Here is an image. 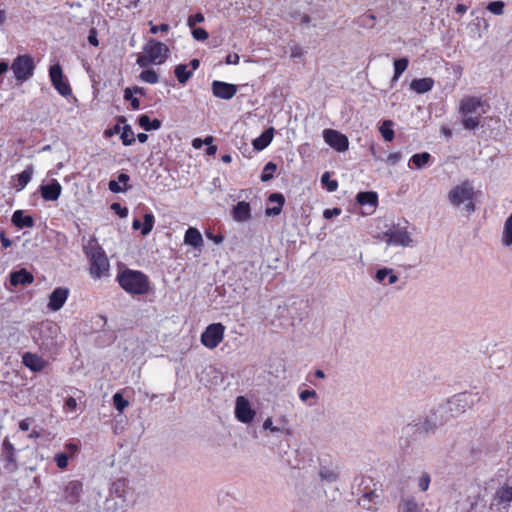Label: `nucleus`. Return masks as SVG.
Instances as JSON below:
<instances>
[{
	"label": "nucleus",
	"mask_w": 512,
	"mask_h": 512,
	"mask_svg": "<svg viewBox=\"0 0 512 512\" xmlns=\"http://www.w3.org/2000/svg\"><path fill=\"white\" fill-rule=\"evenodd\" d=\"M478 401L479 396L477 393H458L448 399L445 403L439 405V412L444 415L448 422L472 409Z\"/></svg>",
	"instance_id": "nucleus-1"
},
{
	"label": "nucleus",
	"mask_w": 512,
	"mask_h": 512,
	"mask_svg": "<svg viewBox=\"0 0 512 512\" xmlns=\"http://www.w3.org/2000/svg\"><path fill=\"white\" fill-rule=\"evenodd\" d=\"M83 250L90 261V275L96 279L108 276L110 263L97 240L95 238H91L84 246Z\"/></svg>",
	"instance_id": "nucleus-2"
},
{
	"label": "nucleus",
	"mask_w": 512,
	"mask_h": 512,
	"mask_svg": "<svg viewBox=\"0 0 512 512\" xmlns=\"http://www.w3.org/2000/svg\"><path fill=\"white\" fill-rule=\"evenodd\" d=\"M119 285L132 295H143L149 290L148 277L141 271L125 269L117 276Z\"/></svg>",
	"instance_id": "nucleus-3"
},
{
	"label": "nucleus",
	"mask_w": 512,
	"mask_h": 512,
	"mask_svg": "<svg viewBox=\"0 0 512 512\" xmlns=\"http://www.w3.org/2000/svg\"><path fill=\"white\" fill-rule=\"evenodd\" d=\"M447 423L444 415L439 412V407L433 410L429 415L417 422L410 423L405 427V432H413L417 436L426 437L436 431V429Z\"/></svg>",
	"instance_id": "nucleus-4"
},
{
	"label": "nucleus",
	"mask_w": 512,
	"mask_h": 512,
	"mask_svg": "<svg viewBox=\"0 0 512 512\" xmlns=\"http://www.w3.org/2000/svg\"><path fill=\"white\" fill-rule=\"evenodd\" d=\"M169 48L162 42L150 39L143 48V54L139 55L136 63L141 67L151 64H162L166 61Z\"/></svg>",
	"instance_id": "nucleus-5"
},
{
	"label": "nucleus",
	"mask_w": 512,
	"mask_h": 512,
	"mask_svg": "<svg viewBox=\"0 0 512 512\" xmlns=\"http://www.w3.org/2000/svg\"><path fill=\"white\" fill-rule=\"evenodd\" d=\"M449 202L454 207L463 205V209L467 213H472L475 210L474 205V189L468 181L454 186L447 194Z\"/></svg>",
	"instance_id": "nucleus-6"
},
{
	"label": "nucleus",
	"mask_w": 512,
	"mask_h": 512,
	"mask_svg": "<svg viewBox=\"0 0 512 512\" xmlns=\"http://www.w3.org/2000/svg\"><path fill=\"white\" fill-rule=\"evenodd\" d=\"M34 68L33 59L29 55L17 56L11 65L15 78L20 82H24L31 78L34 73Z\"/></svg>",
	"instance_id": "nucleus-7"
},
{
	"label": "nucleus",
	"mask_w": 512,
	"mask_h": 512,
	"mask_svg": "<svg viewBox=\"0 0 512 512\" xmlns=\"http://www.w3.org/2000/svg\"><path fill=\"white\" fill-rule=\"evenodd\" d=\"M225 326L222 323H213L206 327L201 335V343L208 349H215L223 340Z\"/></svg>",
	"instance_id": "nucleus-8"
},
{
	"label": "nucleus",
	"mask_w": 512,
	"mask_h": 512,
	"mask_svg": "<svg viewBox=\"0 0 512 512\" xmlns=\"http://www.w3.org/2000/svg\"><path fill=\"white\" fill-rule=\"evenodd\" d=\"M234 413L236 419L244 424L251 423L256 416V411L252 409L249 400L244 396L236 397Z\"/></svg>",
	"instance_id": "nucleus-9"
},
{
	"label": "nucleus",
	"mask_w": 512,
	"mask_h": 512,
	"mask_svg": "<svg viewBox=\"0 0 512 512\" xmlns=\"http://www.w3.org/2000/svg\"><path fill=\"white\" fill-rule=\"evenodd\" d=\"M49 76L54 88L64 97L71 95L72 90L69 83L64 79L62 68L59 64L52 65Z\"/></svg>",
	"instance_id": "nucleus-10"
},
{
	"label": "nucleus",
	"mask_w": 512,
	"mask_h": 512,
	"mask_svg": "<svg viewBox=\"0 0 512 512\" xmlns=\"http://www.w3.org/2000/svg\"><path fill=\"white\" fill-rule=\"evenodd\" d=\"M323 138L324 141L333 149H335L338 152H344L349 147V140L348 138L340 133L337 130L334 129H325L323 131Z\"/></svg>",
	"instance_id": "nucleus-11"
},
{
	"label": "nucleus",
	"mask_w": 512,
	"mask_h": 512,
	"mask_svg": "<svg viewBox=\"0 0 512 512\" xmlns=\"http://www.w3.org/2000/svg\"><path fill=\"white\" fill-rule=\"evenodd\" d=\"M388 245H399L409 247L413 244V239L406 228H396L385 233Z\"/></svg>",
	"instance_id": "nucleus-12"
},
{
	"label": "nucleus",
	"mask_w": 512,
	"mask_h": 512,
	"mask_svg": "<svg viewBox=\"0 0 512 512\" xmlns=\"http://www.w3.org/2000/svg\"><path fill=\"white\" fill-rule=\"evenodd\" d=\"M493 501L504 508L512 502V477L507 478L495 491Z\"/></svg>",
	"instance_id": "nucleus-13"
},
{
	"label": "nucleus",
	"mask_w": 512,
	"mask_h": 512,
	"mask_svg": "<svg viewBox=\"0 0 512 512\" xmlns=\"http://www.w3.org/2000/svg\"><path fill=\"white\" fill-rule=\"evenodd\" d=\"M69 295V289L65 287H57L49 296L48 309L51 311L60 310Z\"/></svg>",
	"instance_id": "nucleus-14"
},
{
	"label": "nucleus",
	"mask_w": 512,
	"mask_h": 512,
	"mask_svg": "<svg viewBox=\"0 0 512 512\" xmlns=\"http://www.w3.org/2000/svg\"><path fill=\"white\" fill-rule=\"evenodd\" d=\"M212 92L217 98L229 100L235 96L237 86L222 81H214L212 83Z\"/></svg>",
	"instance_id": "nucleus-15"
},
{
	"label": "nucleus",
	"mask_w": 512,
	"mask_h": 512,
	"mask_svg": "<svg viewBox=\"0 0 512 512\" xmlns=\"http://www.w3.org/2000/svg\"><path fill=\"white\" fill-rule=\"evenodd\" d=\"M83 490V484L78 480L69 481L64 487V498L69 504L79 502Z\"/></svg>",
	"instance_id": "nucleus-16"
},
{
	"label": "nucleus",
	"mask_w": 512,
	"mask_h": 512,
	"mask_svg": "<svg viewBox=\"0 0 512 512\" xmlns=\"http://www.w3.org/2000/svg\"><path fill=\"white\" fill-rule=\"evenodd\" d=\"M485 103L478 97L467 96L464 97L459 106V112L462 116L471 115L475 113L479 108H482Z\"/></svg>",
	"instance_id": "nucleus-17"
},
{
	"label": "nucleus",
	"mask_w": 512,
	"mask_h": 512,
	"mask_svg": "<svg viewBox=\"0 0 512 512\" xmlns=\"http://www.w3.org/2000/svg\"><path fill=\"white\" fill-rule=\"evenodd\" d=\"M41 197L46 201H56L62 192V186L60 183L53 179L50 183L40 186Z\"/></svg>",
	"instance_id": "nucleus-18"
},
{
	"label": "nucleus",
	"mask_w": 512,
	"mask_h": 512,
	"mask_svg": "<svg viewBox=\"0 0 512 512\" xmlns=\"http://www.w3.org/2000/svg\"><path fill=\"white\" fill-rule=\"evenodd\" d=\"M22 362L33 372H40L48 365V362L41 356L30 352L24 353Z\"/></svg>",
	"instance_id": "nucleus-19"
},
{
	"label": "nucleus",
	"mask_w": 512,
	"mask_h": 512,
	"mask_svg": "<svg viewBox=\"0 0 512 512\" xmlns=\"http://www.w3.org/2000/svg\"><path fill=\"white\" fill-rule=\"evenodd\" d=\"M33 281H34L33 275L24 268H22L18 271L12 272L10 274V283L12 286H15V287L18 285L31 284Z\"/></svg>",
	"instance_id": "nucleus-20"
},
{
	"label": "nucleus",
	"mask_w": 512,
	"mask_h": 512,
	"mask_svg": "<svg viewBox=\"0 0 512 512\" xmlns=\"http://www.w3.org/2000/svg\"><path fill=\"white\" fill-rule=\"evenodd\" d=\"M232 215L234 220L238 222H245L251 218V210L249 203L240 201L233 208Z\"/></svg>",
	"instance_id": "nucleus-21"
},
{
	"label": "nucleus",
	"mask_w": 512,
	"mask_h": 512,
	"mask_svg": "<svg viewBox=\"0 0 512 512\" xmlns=\"http://www.w3.org/2000/svg\"><path fill=\"white\" fill-rule=\"evenodd\" d=\"M423 504L418 503V501L413 496H406L401 498L399 503V512H422Z\"/></svg>",
	"instance_id": "nucleus-22"
},
{
	"label": "nucleus",
	"mask_w": 512,
	"mask_h": 512,
	"mask_svg": "<svg viewBox=\"0 0 512 512\" xmlns=\"http://www.w3.org/2000/svg\"><path fill=\"white\" fill-rule=\"evenodd\" d=\"M388 280V283L389 285H393L395 284L397 281H398V276L394 273L393 269L391 268H381V269H378L375 273V280L380 283V284H383L385 285V280Z\"/></svg>",
	"instance_id": "nucleus-23"
},
{
	"label": "nucleus",
	"mask_w": 512,
	"mask_h": 512,
	"mask_svg": "<svg viewBox=\"0 0 512 512\" xmlns=\"http://www.w3.org/2000/svg\"><path fill=\"white\" fill-rule=\"evenodd\" d=\"M274 136V128L270 127L265 130L259 137L253 140V147L255 150H264L272 141Z\"/></svg>",
	"instance_id": "nucleus-24"
},
{
	"label": "nucleus",
	"mask_w": 512,
	"mask_h": 512,
	"mask_svg": "<svg viewBox=\"0 0 512 512\" xmlns=\"http://www.w3.org/2000/svg\"><path fill=\"white\" fill-rule=\"evenodd\" d=\"M269 202L276 203L277 205L274 207H269L266 209L265 213L268 216H277L281 213L282 207L285 203V198L281 193H272L269 198Z\"/></svg>",
	"instance_id": "nucleus-25"
},
{
	"label": "nucleus",
	"mask_w": 512,
	"mask_h": 512,
	"mask_svg": "<svg viewBox=\"0 0 512 512\" xmlns=\"http://www.w3.org/2000/svg\"><path fill=\"white\" fill-rule=\"evenodd\" d=\"M434 80L432 78L414 79L410 83V88L418 94H424L433 88Z\"/></svg>",
	"instance_id": "nucleus-26"
},
{
	"label": "nucleus",
	"mask_w": 512,
	"mask_h": 512,
	"mask_svg": "<svg viewBox=\"0 0 512 512\" xmlns=\"http://www.w3.org/2000/svg\"><path fill=\"white\" fill-rule=\"evenodd\" d=\"M12 223L18 228H31L34 220L29 215H24L22 210H17L12 215Z\"/></svg>",
	"instance_id": "nucleus-27"
},
{
	"label": "nucleus",
	"mask_w": 512,
	"mask_h": 512,
	"mask_svg": "<svg viewBox=\"0 0 512 512\" xmlns=\"http://www.w3.org/2000/svg\"><path fill=\"white\" fill-rule=\"evenodd\" d=\"M184 242L187 245L197 248L202 245L203 238L198 229L190 227L186 230Z\"/></svg>",
	"instance_id": "nucleus-28"
},
{
	"label": "nucleus",
	"mask_w": 512,
	"mask_h": 512,
	"mask_svg": "<svg viewBox=\"0 0 512 512\" xmlns=\"http://www.w3.org/2000/svg\"><path fill=\"white\" fill-rule=\"evenodd\" d=\"M501 243L504 247L512 246V213L504 222L501 235Z\"/></svg>",
	"instance_id": "nucleus-29"
},
{
	"label": "nucleus",
	"mask_w": 512,
	"mask_h": 512,
	"mask_svg": "<svg viewBox=\"0 0 512 512\" xmlns=\"http://www.w3.org/2000/svg\"><path fill=\"white\" fill-rule=\"evenodd\" d=\"M356 199H357V202L360 205H369V206H371L373 208L376 207L377 202H378L377 194L375 192H372V191L360 192V193H358Z\"/></svg>",
	"instance_id": "nucleus-30"
},
{
	"label": "nucleus",
	"mask_w": 512,
	"mask_h": 512,
	"mask_svg": "<svg viewBox=\"0 0 512 512\" xmlns=\"http://www.w3.org/2000/svg\"><path fill=\"white\" fill-rule=\"evenodd\" d=\"M34 173L32 165H28L24 171L17 176V189L22 190L31 180Z\"/></svg>",
	"instance_id": "nucleus-31"
},
{
	"label": "nucleus",
	"mask_w": 512,
	"mask_h": 512,
	"mask_svg": "<svg viewBox=\"0 0 512 512\" xmlns=\"http://www.w3.org/2000/svg\"><path fill=\"white\" fill-rule=\"evenodd\" d=\"M138 122L141 128L146 131L157 130L161 127V121L159 119L151 120L148 115H141Z\"/></svg>",
	"instance_id": "nucleus-32"
},
{
	"label": "nucleus",
	"mask_w": 512,
	"mask_h": 512,
	"mask_svg": "<svg viewBox=\"0 0 512 512\" xmlns=\"http://www.w3.org/2000/svg\"><path fill=\"white\" fill-rule=\"evenodd\" d=\"M379 499V495L376 493L374 489H370L368 491H364L362 498L360 499V503L367 510H372L371 503H376V500Z\"/></svg>",
	"instance_id": "nucleus-33"
},
{
	"label": "nucleus",
	"mask_w": 512,
	"mask_h": 512,
	"mask_svg": "<svg viewBox=\"0 0 512 512\" xmlns=\"http://www.w3.org/2000/svg\"><path fill=\"white\" fill-rule=\"evenodd\" d=\"M174 73H175V76L177 77V80L181 84H185L193 74L192 71L187 69V65H185V64L177 65Z\"/></svg>",
	"instance_id": "nucleus-34"
},
{
	"label": "nucleus",
	"mask_w": 512,
	"mask_h": 512,
	"mask_svg": "<svg viewBox=\"0 0 512 512\" xmlns=\"http://www.w3.org/2000/svg\"><path fill=\"white\" fill-rule=\"evenodd\" d=\"M393 122L391 120L383 121L380 126V133L385 141H392L394 139V131L392 129Z\"/></svg>",
	"instance_id": "nucleus-35"
},
{
	"label": "nucleus",
	"mask_w": 512,
	"mask_h": 512,
	"mask_svg": "<svg viewBox=\"0 0 512 512\" xmlns=\"http://www.w3.org/2000/svg\"><path fill=\"white\" fill-rule=\"evenodd\" d=\"M431 159V155L428 152H422L418 154H414L411 157V162L417 167L422 168L425 166Z\"/></svg>",
	"instance_id": "nucleus-36"
},
{
	"label": "nucleus",
	"mask_w": 512,
	"mask_h": 512,
	"mask_svg": "<svg viewBox=\"0 0 512 512\" xmlns=\"http://www.w3.org/2000/svg\"><path fill=\"white\" fill-rule=\"evenodd\" d=\"M408 67V59L407 58H400L394 61V76L393 80L396 81L401 76V74L407 69Z\"/></svg>",
	"instance_id": "nucleus-37"
},
{
	"label": "nucleus",
	"mask_w": 512,
	"mask_h": 512,
	"mask_svg": "<svg viewBox=\"0 0 512 512\" xmlns=\"http://www.w3.org/2000/svg\"><path fill=\"white\" fill-rule=\"evenodd\" d=\"M120 138L122 140V143L125 146H129V145H132L134 143V141H135L134 132H133V130H132L130 125H125L123 127V131L121 133Z\"/></svg>",
	"instance_id": "nucleus-38"
},
{
	"label": "nucleus",
	"mask_w": 512,
	"mask_h": 512,
	"mask_svg": "<svg viewBox=\"0 0 512 512\" xmlns=\"http://www.w3.org/2000/svg\"><path fill=\"white\" fill-rule=\"evenodd\" d=\"M154 222H155V218H154L153 214L146 213L144 215V222L142 224V230H141V234L143 236L148 235L152 231Z\"/></svg>",
	"instance_id": "nucleus-39"
},
{
	"label": "nucleus",
	"mask_w": 512,
	"mask_h": 512,
	"mask_svg": "<svg viewBox=\"0 0 512 512\" xmlns=\"http://www.w3.org/2000/svg\"><path fill=\"white\" fill-rule=\"evenodd\" d=\"M139 78L141 81L149 83V84H156L158 82V75L152 69L143 70L140 73Z\"/></svg>",
	"instance_id": "nucleus-40"
},
{
	"label": "nucleus",
	"mask_w": 512,
	"mask_h": 512,
	"mask_svg": "<svg viewBox=\"0 0 512 512\" xmlns=\"http://www.w3.org/2000/svg\"><path fill=\"white\" fill-rule=\"evenodd\" d=\"M462 117H463L462 124L465 129L474 130L475 128H477L479 126V123H480L479 116L473 117V116L467 115V116H462Z\"/></svg>",
	"instance_id": "nucleus-41"
},
{
	"label": "nucleus",
	"mask_w": 512,
	"mask_h": 512,
	"mask_svg": "<svg viewBox=\"0 0 512 512\" xmlns=\"http://www.w3.org/2000/svg\"><path fill=\"white\" fill-rule=\"evenodd\" d=\"M3 453L9 462H15V448L8 438H5L3 441Z\"/></svg>",
	"instance_id": "nucleus-42"
},
{
	"label": "nucleus",
	"mask_w": 512,
	"mask_h": 512,
	"mask_svg": "<svg viewBox=\"0 0 512 512\" xmlns=\"http://www.w3.org/2000/svg\"><path fill=\"white\" fill-rule=\"evenodd\" d=\"M113 403L118 412H123L128 407L129 402L125 400L120 392H117L113 396Z\"/></svg>",
	"instance_id": "nucleus-43"
},
{
	"label": "nucleus",
	"mask_w": 512,
	"mask_h": 512,
	"mask_svg": "<svg viewBox=\"0 0 512 512\" xmlns=\"http://www.w3.org/2000/svg\"><path fill=\"white\" fill-rule=\"evenodd\" d=\"M321 183L326 186L329 192H334L338 188V182L330 179L329 172H325L321 177Z\"/></svg>",
	"instance_id": "nucleus-44"
},
{
	"label": "nucleus",
	"mask_w": 512,
	"mask_h": 512,
	"mask_svg": "<svg viewBox=\"0 0 512 512\" xmlns=\"http://www.w3.org/2000/svg\"><path fill=\"white\" fill-rule=\"evenodd\" d=\"M277 166L273 162H268L263 170V173L261 175V180L263 182H267L273 178V173L275 172Z\"/></svg>",
	"instance_id": "nucleus-45"
},
{
	"label": "nucleus",
	"mask_w": 512,
	"mask_h": 512,
	"mask_svg": "<svg viewBox=\"0 0 512 512\" xmlns=\"http://www.w3.org/2000/svg\"><path fill=\"white\" fill-rule=\"evenodd\" d=\"M124 99L130 101L132 109H139L140 101L133 96V90L131 88L128 87L124 90Z\"/></svg>",
	"instance_id": "nucleus-46"
},
{
	"label": "nucleus",
	"mask_w": 512,
	"mask_h": 512,
	"mask_svg": "<svg viewBox=\"0 0 512 512\" xmlns=\"http://www.w3.org/2000/svg\"><path fill=\"white\" fill-rule=\"evenodd\" d=\"M320 479L327 482H334L337 480V474L327 468H323L319 472Z\"/></svg>",
	"instance_id": "nucleus-47"
},
{
	"label": "nucleus",
	"mask_w": 512,
	"mask_h": 512,
	"mask_svg": "<svg viewBox=\"0 0 512 512\" xmlns=\"http://www.w3.org/2000/svg\"><path fill=\"white\" fill-rule=\"evenodd\" d=\"M430 481V475L427 472L422 473L418 478L419 489L423 492L427 491L430 485Z\"/></svg>",
	"instance_id": "nucleus-48"
},
{
	"label": "nucleus",
	"mask_w": 512,
	"mask_h": 512,
	"mask_svg": "<svg viewBox=\"0 0 512 512\" xmlns=\"http://www.w3.org/2000/svg\"><path fill=\"white\" fill-rule=\"evenodd\" d=\"M487 9L495 14V15H501L503 14V9H504V2L502 1H493V2H490L487 6Z\"/></svg>",
	"instance_id": "nucleus-49"
},
{
	"label": "nucleus",
	"mask_w": 512,
	"mask_h": 512,
	"mask_svg": "<svg viewBox=\"0 0 512 512\" xmlns=\"http://www.w3.org/2000/svg\"><path fill=\"white\" fill-rule=\"evenodd\" d=\"M120 185L121 182L115 180H111L108 183L109 190L113 193L123 192L131 188L130 186L121 187Z\"/></svg>",
	"instance_id": "nucleus-50"
},
{
	"label": "nucleus",
	"mask_w": 512,
	"mask_h": 512,
	"mask_svg": "<svg viewBox=\"0 0 512 512\" xmlns=\"http://www.w3.org/2000/svg\"><path fill=\"white\" fill-rule=\"evenodd\" d=\"M55 462L60 469H65L68 466V456L65 453H58L55 455Z\"/></svg>",
	"instance_id": "nucleus-51"
},
{
	"label": "nucleus",
	"mask_w": 512,
	"mask_h": 512,
	"mask_svg": "<svg viewBox=\"0 0 512 512\" xmlns=\"http://www.w3.org/2000/svg\"><path fill=\"white\" fill-rule=\"evenodd\" d=\"M204 21V16L202 13H196L194 15H191L188 20H187V23H188V26L190 28H193L197 23H201Z\"/></svg>",
	"instance_id": "nucleus-52"
},
{
	"label": "nucleus",
	"mask_w": 512,
	"mask_h": 512,
	"mask_svg": "<svg viewBox=\"0 0 512 512\" xmlns=\"http://www.w3.org/2000/svg\"><path fill=\"white\" fill-rule=\"evenodd\" d=\"M192 35L196 40L204 41L208 38V33L203 28H195L192 31Z\"/></svg>",
	"instance_id": "nucleus-53"
},
{
	"label": "nucleus",
	"mask_w": 512,
	"mask_h": 512,
	"mask_svg": "<svg viewBox=\"0 0 512 512\" xmlns=\"http://www.w3.org/2000/svg\"><path fill=\"white\" fill-rule=\"evenodd\" d=\"M111 209L121 218H125L128 215V209L126 207H122L119 203H113L111 205Z\"/></svg>",
	"instance_id": "nucleus-54"
},
{
	"label": "nucleus",
	"mask_w": 512,
	"mask_h": 512,
	"mask_svg": "<svg viewBox=\"0 0 512 512\" xmlns=\"http://www.w3.org/2000/svg\"><path fill=\"white\" fill-rule=\"evenodd\" d=\"M299 398L301 401L305 402L309 398H317V393L315 390H303L300 392Z\"/></svg>",
	"instance_id": "nucleus-55"
},
{
	"label": "nucleus",
	"mask_w": 512,
	"mask_h": 512,
	"mask_svg": "<svg viewBox=\"0 0 512 512\" xmlns=\"http://www.w3.org/2000/svg\"><path fill=\"white\" fill-rule=\"evenodd\" d=\"M263 428L265 430H270V432L272 433L282 432V429L273 425L271 418L265 419V421L263 422Z\"/></svg>",
	"instance_id": "nucleus-56"
},
{
	"label": "nucleus",
	"mask_w": 512,
	"mask_h": 512,
	"mask_svg": "<svg viewBox=\"0 0 512 512\" xmlns=\"http://www.w3.org/2000/svg\"><path fill=\"white\" fill-rule=\"evenodd\" d=\"M149 25L151 26L150 28V32L152 34H156L158 33L159 31H162V32H167L169 30V25L168 24H161L159 26H156L152 23V21L149 22Z\"/></svg>",
	"instance_id": "nucleus-57"
},
{
	"label": "nucleus",
	"mask_w": 512,
	"mask_h": 512,
	"mask_svg": "<svg viewBox=\"0 0 512 512\" xmlns=\"http://www.w3.org/2000/svg\"><path fill=\"white\" fill-rule=\"evenodd\" d=\"M341 213V210L339 208H333V209H326L323 213V216L326 218V219H330L334 216H338L340 215Z\"/></svg>",
	"instance_id": "nucleus-58"
},
{
	"label": "nucleus",
	"mask_w": 512,
	"mask_h": 512,
	"mask_svg": "<svg viewBox=\"0 0 512 512\" xmlns=\"http://www.w3.org/2000/svg\"><path fill=\"white\" fill-rule=\"evenodd\" d=\"M401 158H402V154L400 152H395V153L389 154L387 160L391 164H396L401 160Z\"/></svg>",
	"instance_id": "nucleus-59"
},
{
	"label": "nucleus",
	"mask_w": 512,
	"mask_h": 512,
	"mask_svg": "<svg viewBox=\"0 0 512 512\" xmlns=\"http://www.w3.org/2000/svg\"><path fill=\"white\" fill-rule=\"evenodd\" d=\"M239 60H240V57L238 54L234 53V54H229L227 57H226V64H238L239 63Z\"/></svg>",
	"instance_id": "nucleus-60"
},
{
	"label": "nucleus",
	"mask_w": 512,
	"mask_h": 512,
	"mask_svg": "<svg viewBox=\"0 0 512 512\" xmlns=\"http://www.w3.org/2000/svg\"><path fill=\"white\" fill-rule=\"evenodd\" d=\"M207 237L214 241L216 244H220L224 240V237L221 234L213 235L212 233H207Z\"/></svg>",
	"instance_id": "nucleus-61"
},
{
	"label": "nucleus",
	"mask_w": 512,
	"mask_h": 512,
	"mask_svg": "<svg viewBox=\"0 0 512 512\" xmlns=\"http://www.w3.org/2000/svg\"><path fill=\"white\" fill-rule=\"evenodd\" d=\"M30 425H31V420L30 419H23L20 421L19 423V428L22 430V431H28L29 428H30Z\"/></svg>",
	"instance_id": "nucleus-62"
},
{
	"label": "nucleus",
	"mask_w": 512,
	"mask_h": 512,
	"mask_svg": "<svg viewBox=\"0 0 512 512\" xmlns=\"http://www.w3.org/2000/svg\"><path fill=\"white\" fill-rule=\"evenodd\" d=\"M65 404L68 408L73 409V410L76 409V407H77V401L73 397L67 398Z\"/></svg>",
	"instance_id": "nucleus-63"
},
{
	"label": "nucleus",
	"mask_w": 512,
	"mask_h": 512,
	"mask_svg": "<svg viewBox=\"0 0 512 512\" xmlns=\"http://www.w3.org/2000/svg\"><path fill=\"white\" fill-rule=\"evenodd\" d=\"M130 177L128 174L121 173L118 175V181L121 182L124 186H128L127 183L129 182Z\"/></svg>",
	"instance_id": "nucleus-64"
}]
</instances>
